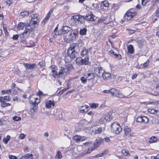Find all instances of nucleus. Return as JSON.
I'll list each match as a JSON object with an SVG mask.
<instances>
[{
  "label": "nucleus",
  "mask_w": 159,
  "mask_h": 159,
  "mask_svg": "<svg viewBox=\"0 0 159 159\" xmlns=\"http://www.w3.org/2000/svg\"><path fill=\"white\" fill-rule=\"evenodd\" d=\"M95 73L99 77H102L105 80H109L111 78V76L110 73L104 72L101 67H96L94 69Z\"/></svg>",
  "instance_id": "f257e3e1"
},
{
  "label": "nucleus",
  "mask_w": 159,
  "mask_h": 159,
  "mask_svg": "<svg viewBox=\"0 0 159 159\" xmlns=\"http://www.w3.org/2000/svg\"><path fill=\"white\" fill-rule=\"evenodd\" d=\"M73 68L72 65L71 64L66 65L65 67H61L59 73V78L62 76H65L68 75Z\"/></svg>",
  "instance_id": "f03ea898"
},
{
  "label": "nucleus",
  "mask_w": 159,
  "mask_h": 159,
  "mask_svg": "<svg viewBox=\"0 0 159 159\" xmlns=\"http://www.w3.org/2000/svg\"><path fill=\"white\" fill-rule=\"evenodd\" d=\"M40 97L36 94H32L29 97V101L30 103L34 106L31 109V111H34V107H36V105H37L40 102Z\"/></svg>",
  "instance_id": "7ed1b4c3"
},
{
  "label": "nucleus",
  "mask_w": 159,
  "mask_h": 159,
  "mask_svg": "<svg viewBox=\"0 0 159 159\" xmlns=\"http://www.w3.org/2000/svg\"><path fill=\"white\" fill-rule=\"evenodd\" d=\"M111 130L113 133L118 134L121 131L122 128L119 124L116 122H114L111 125Z\"/></svg>",
  "instance_id": "20e7f679"
},
{
  "label": "nucleus",
  "mask_w": 159,
  "mask_h": 159,
  "mask_svg": "<svg viewBox=\"0 0 159 159\" xmlns=\"http://www.w3.org/2000/svg\"><path fill=\"white\" fill-rule=\"evenodd\" d=\"M28 24L26 25L25 30L23 32V35L24 36H25V37L27 38L30 35L31 32L33 30L34 28L36 27H34L35 25H33L32 24H30L28 25Z\"/></svg>",
  "instance_id": "39448f33"
},
{
  "label": "nucleus",
  "mask_w": 159,
  "mask_h": 159,
  "mask_svg": "<svg viewBox=\"0 0 159 159\" xmlns=\"http://www.w3.org/2000/svg\"><path fill=\"white\" fill-rule=\"evenodd\" d=\"M110 94L111 95L116 97H118L120 98H126V97L122 93H120V92L115 89H111L110 90Z\"/></svg>",
  "instance_id": "423d86ee"
},
{
  "label": "nucleus",
  "mask_w": 159,
  "mask_h": 159,
  "mask_svg": "<svg viewBox=\"0 0 159 159\" xmlns=\"http://www.w3.org/2000/svg\"><path fill=\"white\" fill-rule=\"evenodd\" d=\"M38 16V14L37 13L33 14L31 16V20L30 24L35 25L34 27H37L38 26V23L39 22Z\"/></svg>",
  "instance_id": "0eeeda50"
},
{
  "label": "nucleus",
  "mask_w": 159,
  "mask_h": 159,
  "mask_svg": "<svg viewBox=\"0 0 159 159\" xmlns=\"http://www.w3.org/2000/svg\"><path fill=\"white\" fill-rule=\"evenodd\" d=\"M75 43L71 44L67 50V54L71 58H74L76 56V55H75V54H73L74 53L73 50L75 49Z\"/></svg>",
  "instance_id": "6e6552de"
},
{
  "label": "nucleus",
  "mask_w": 159,
  "mask_h": 159,
  "mask_svg": "<svg viewBox=\"0 0 159 159\" xmlns=\"http://www.w3.org/2000/svg\"><path fill=\"white\" fill-rule=\"evenodd\" d=\"M84 16L80 15L73 16L71 17L72 20L75 21L76 22L77 21L80 22L81 23H83L84 22Z\"/></svg>",
  "instance_id": "1a4fd4ad"
},
{
  "label": "nucleus",
  "mask_w": 159,
  "mask_h": 159,
  "mask_svg": "<svg viewBox=\"0 0 159 159\" xmlns=\"http://www.w3.org/2000/svg\"><path fill=\"white\" fill-rule=\"evenodd\" d=\"M112 118L111 114L108 113L103 116L100 119V121L103 123L105 120L106 121H109L112 119Z\"/></svg>",
  "instance_id": "9d476101"
},
{
  "label": "nucleus",
  "mask_w": 159,
  "mask_h": 159,
  "mask_svg": "<svg viewBox=\"0 0 159 159\" xmlns=\"http://www.w3.org/2000/svg\"><path fill=\"white\" fill-rule=\"evenodd\" d=\"M51 67V71L50 75H52L53 77L55 79L59 78V74H58L57 72V67L54 66H52Z\"/></svg>",
  "instance_id": "9b49d317"
},
{
  "label": "nucleus",
  "mask_w": 159,
  "mask_h": 159,
  "mask_svg": "<svg viewBox=\"0 0 159 159\" xmlns=\"http://www.w3.org/2000/svg\"><path fill=\"white\" fill-rule=\"evenodd\" d=\"M135 14L136 13L134 12L128 11L124 16V18L125 20H130Z\"/></svg>",
  "instance_id": "f8f14e48"
},
{
  "label": "nucleus",
  "mask_w": 159,
  "mask_h": 159,
  "mask_svg": "<svg viewBox=\"0 0 159 159\" xmlns=\"http://www.w3.org/2000/svg\"><path fill=\"white\" fill-rule=\"evenodd\" d=\"M136 120L137 122L146 123L148 121V119L145 116H139L136 118Z\"/></svg>",
  "instance_id": "ddd939ff"
},
{
  "label": "nucleus",
  "mask_w": 159,
  "mask_h": 159,
  "mask_svg": "<svg viewBox=\"0 0 159 159\" xmlns=\"http://www.w3.org/2000/svg\"><path fill=\"white\" fill-rule=\"evenodd\" d=\"M73 139L75 142L79 143L86 139V138L84 136L75 135L73 137Z\"/></svg>",
  "instance_id": "4468645a"
},
{
  "label": "nucleus",
  "mask_w": 159,
  "mask_h": 159,
  "mask_svg": "<svg viewBox=\"0 0 159 159\" xmlns=\"http://www.w3.org/2000/svg\"><path fill=\"white\" fill-rule=\"evenodd\" d=\"M84 16V19L90 21H93L94 20L95 16L92 12H90L87 14L85 16Z\"/></svg>",
  "instance_id": "2eb2a0df"
},
{
  "label": "nucleus",
  "mask_w": 159,
  "mask_h": 159,
  "mask_svg": "<svg viewBox=\"0 0 159 159\" xmlns=\"http://www.w3.org/2000/svg\"><path fill=\"white\" fill-rule=\"evenodd\" d=\"M89 107L87 105L82 106L79 109V111L81 113H83L88 111L89 109Z\"/></svg>",
  "instance_id": "dca6fc26"
},
{
  "label": "nucleus",
  "mask_w": 159,
  "mask_h": 159,
  "mask_svg": "<svg viewBox=\"0 0 159 159\" xmlns=\"http://www.w3.org/2000/svg\"><path fill=\"white\" fill-rule=\"evenodd\" d=\"M109 6V3L108 1L107 0L102 1L100 3V7L102 9H104V7L108 8Z\"/></svg>",
  "instance_id": "f3484780"
},
{
  "label": "nucleus",
  "mask_w": 159,
  "mask_h": 159,
  "mask_svg": "<svg viewBox=\"0 0 159 159\" xmlns=\"http://www.w3.org/2000/svg\"><path fill=\"white\" fill-rule=\"evenodd\" d=\"M25 66L27 68V69L31 70H33L36 66L35 64H30L29 63H24Z\"/></svg>",
  "instance_id": "a211bd4d"
},
{
  "label": "nucleus",
  "mask_w": 159,
  "mask_h": 159,
  "mask_svg": "<svg viewBox=\"0 0 159 159\" xmlns=\"http://www.w3.org/2000/svg\"><path fill=\"white\" fill-rule=\"evenodd\" d=\"M71 30V28L68 26H64L61 30V33L63 34L67 33Z\"/></svg>",
  "instance_id": "6ab92c4d"
},
{
  "label": "nucleus",
  "mask_w": 159,
  "mask_h": 159,
  "mask_svg": "<svg viewBox=\"0 0 159 159\" xmlns=\"http://www.w3.org/2000/svg\"><path fill=\"white\" fill-rule=\"evenodd\" d=\"M55 105V103L54 101L49 100L47 101L46 103V106L47 108H50L54 107Z\"/></svg>",
  "instance_id": "aec40b11"
},
{
  "label": "nucleus",
  "mask_w": 159,
  "mask_h": 159,
  "mask_svg": "<svg viewBox=\"0 0 159 159\" xmlns=\"http://www.w3.org/2000/svg\"><path fill=\"white\" fill-rule=\"evenodd\" d=\"M80 55L82 56L83 57H88V50L85 48H83L81 52Z\"/></svg>",
  "instance_id": "412c9836"
},
{
  "label": "nucleus",
  "mask_w": 159,
  "mask_h": 159,
  "mask_svg": "<svg viewBox=\"0 0 159 159\" xmlns=\"http://www.w3.org/2000/svg\"><path fill=\"white\" fill-rule=\"evenodd\" d=\"M131 131V128L127 126L125 127L124 129V131L125 134L127 135H129L130 136H132V134L130 133Z\"/></svg>",
  "instance_id": "4be33fe9"
},
{
  "label": "nucleus",
  "mask_w": 159,
  "mask_h": 159,
  "mask_svg": "<svg viewBox=\"0 0 159 159\" xmlns=\"http://www.w3.org/2000/svg\"><path fill=\"white\" fill-rule=\"evenodd\" d=\"M80 45L78 43H75V49L73 50V52L74 53L73 54H75V55H76V54L77 53V52L79 51L80 49Z\"/></svg>",
  "instance_id": "5701e85b"
},
{
  "label": "nucleus",
  "mask_w": 159,
  "mask_h": 159,
  "mask_svg": "<svg viewBox=\"0 0 159 159\" xmlns=\"http://www.w3.org/2000/svg\"><path fill=\"white\" fill-rule=\"evenodd\" d=\"M127 50L128 52L130 54H132L134 53V48L132 45H129L127 47Z\"/></svg>",
  "instance_id": "b1692460"
},
{
  "label": "nucleus",
  "mask_w": 159,
  "mask_h": 159,
  "mask_svg": "<svg viewBox=\"0 0 159 159\" xmlns=\"http://www.w3.org/2000/svg\"><path fill=\"white\" fill-rule=\"evenodd\" d=\"M89 58L88 57H84V58H82V65H86L89 64Z\"/></svg>",
  "instance_id": "393cba45"
},
{
  "label": "nucleus",
  "mask_w": 159,
  "mask_h": 159,
  "mask_svg": "<svg viewBox=\"0 0 159 159\" xmlns=\"http://www.w3.org/2000/svg\"><path fill=\"white\" fill-rule=\"evenodd\" d=\"M21 159H33L32 155L31 154L28 153L26 156L22 157Z\"/></svg>",
  "instance_id": "a878e982"
},
{
  "label": "nucleus",
  "mask_w": 159,
  "mask_h": 159,
  "mask_svg": "<svg viewBox=\"0 0 159 159\" xmlns=\"http://www.w3.org/2000/svg\"><path fill=\"white\" fill-rule=\"evenodd\" d=\"M26 25L24 23L20 22L17 25V28L19 30L23 29L24 26H26Z\"/></svg>",
  "instance_id": "bb28decb"
},
{
  "label": "nucleus",
  "mask_w": 159,
  "mask_h": 159,
  "mask_svg": "<svg viewBox=\"0 0 159 159\" xmlns=\"http://www.w3.org/2000/svg\"><path fill=\"white\" fill-rule=\"evenodd\" d=\"M75 61L76 63L78 65H82V58L81 57H77Z\"/></svg>",
  "instance_id": "cd10ccee"
},
{
  "label": "nucleus",
  "mask_w": 159,
  "mask_h": 159,
  "mask_svg": "<svg viewBox=\"0 0 159 159\" xmlns=\"http://www.w3.org/2000/svg\"><path fill=\"white\" fill-rule=\"evenodd\" d=\"M157 140V138L155 136H152L148 140V142L150 143H152L155 142Z\"/></svg>",
  "instance_id": "c85d7f7f"
},
{
  "label": "nucleus",
  "mask_w": 159,
  "mask_h": 159,
  "mask_svg": "<svg viewBox=\"0 0 159 159\" xmlns=\"http://www.w3.org/2000/svg\"><path fill=\"white\" fill-rule=\"evenodd\" d=\"M86 77L88 80H91L93 78L94 75L92 73H88L86 75Z\"/></svg>",
  "instance_id": "c756f323"
},
{
  "label": "nucleus",
  "mask_w": 159,
  "mask_h": 159,
  "mask_svg": "<svg viewBox=\"0 0 159 159\" xmlns=\"http://www.w3.org/2000/svg\"><path fill=\"white\" fill-rule=\"evenodd\" d=\"M50 16L48 14H47V15L45 16V18L43 19V20L42 21V23L43 24H45L48 21V20Z\"/></svg>",
  "instance_id": "7c9ffc66"
},
{
  "label": "nucleus",
  "mask_w": 159,
  "mask_h": 159,
  "mask_svg": "<svg viewBox=\"0 0 159 159\" xmlns=\"http://www.w3.org/2000/svg\"><path fill=\"white\" fill-rule=\"evenodd\" d=\"M29 14V12L28 11H24L21 12L20 13V15L23 17H25L28 16Z\"/></svg>",
  "instance_id": "2f4dec72"
},
{
  "label": "nucleus",
  "mask_w": 159,
  "mask_h": 159,
  "mask_svg": "<svg viewBox=\"0 0 159 159\" xmlns=\"http://www.w3.org/2000/svg\"><path fill=\"white\" fill-rule=\"evenodd\" d=\"M102 131V128L99 127L98 128L94 131V134H99L101 133Z\"/></svg>",
  "instance_id": "473e14b6"
},
{
  "label": "nucleus",
  "mask_w": 159,
  "mask_h": 159,
  "mask_svg": "<svg viewBox=\"0 0 159 159\" xmlns=\"http://www.w3.org/2000/svg\"><path fill=\"white\" fill-rule=\"evenodd\" d=\"M86 29L85 28H84L80 30V33L81 35H85L86 34Z\"/></svg>",
  "instance_id": "72a5a7b5"
},
{
  "label": "nucleus",
  "mask_w": 159,
  "mask_h": 159,
  "mask_svg": "<svg viewBox=\"0 0 159 159\" xmlns=\"http://www.w3.org/2000/svg\"><path fill=\"white\" fill-rule=\"evenodd\" d=\"M100 143L101 142L100 141L96 140L93 143V146L94 148H95L98 147V146L100 144Z\"/></svg>",
  "instance_id": "f704fd0d"
},
{
  "label": "nucleus",
  "mask_w": 159,
  "mask_h": 159,
  "mask_svg": "<svg viewBox=\"0 0 159 159\" xmlns=\"http://www.w3.org/2000/svg\"><path fill=\"white\" fill-rule=\"evenodd\" d=\"M62 157V156L61 155V152L60 151H58L55 156V158L58 159L61 158Z\"/></svg>",
  "instance_id": "c9c22d12"
},
{
  "label": "nucleus",
  "mask_w": 159,
  "mask_h": 159,
  "mask_svg": "<svg viewBox=\"0 0 159 159\" xmlns=\"http://www.w3.org/2000/svg\"><path fill=\"white\" fill-rule=\"evenodd\" d=\"M122 153L125 156H127L129 155L130 154L129 153V151L127 150L123 149L122 151Z\"/></svg>",
  "instance_id": "e433bc0d"
},
{
  "label": "nucleus",
  "mask_w": 159,
  "mask_h": 159,
  "mask_svg": "<svg viewBox=\"0 0 159 159\" xmlns=\"http://www.w3.org/2000/svg\"><path fill=\"white\" fill-rule=\"evenodd\" d=\"M87 91L90 93H92L94 92V90L93 89L92 86H88L87 87Z\"/></svg>",
  "instance_id": "4c0bfd02"
},
{
  "label": "nucleus",
  "mask_w": 159,
  "mask_h": 159,
  "mask_svg": "<svg viewBox=\"0 0 159 159\" xmlns=\"http://www.w3.org/2000/svg\"><path fill=\"white\" fill-rule=\"evenodd\" d=\"M149 1V0H138V2H141V4L143 6H145L146 4Z\"/></svg>",
  "instance_id": "58836bf2"
},
{
  "label": "nucleus",
  "mask_w": 159,
  "mask_h": 159,
  "mask_svg": "<svg viewBox=\"0 0 159 159\" xmlns=\"http://www.w3.org/2000/svg\"><path fill=\"white\" fill-rule=\"evenodd\" d=\"M12 90L11 89L6 90H2V93L3 94H10L12 92Z\"/></svg>",
  "instance_id": "ea45409f"
},
{
  "label": "nucleus",
  "mask_w": 159,
  "mask_h": 159,
  "mask_svg": "<svg viewBox=\"0 0 159 159\" xmlns=\"http://www.w3.org/2000/svg\"><path fill=\"white\" fill-rule=\"evenodd\" d=\"M98 8V5L97 4L93 3L91 7V9L94 10H97Z\"/></svg>",
  "instance_id": "a19ab883"
},
{
  "label": "nucleus",
  "mask_w": 159,
  "mask_h": 159,
  "mask_svg": "<svg viewBox=\"0 0 159 159\" xmlns=\"http://www.w3.org/2000/svg\"><path fill=\"white\" fill-rule=\"evenodd\" d=\"M11 105V104L9 103H5V101L4 102H2V103L1 106L2 107H6L9 106Z\"/></svg>",
  "instance_id": "79ce46f5"
},
{
  "label": "nucleus",
  "mask_w": 159,
  "mask_h": 159,
  "mask_svg": "<svg viewBox=\"0 0 159 159\" xmlns=\"http://www.w3.org/2000/svg\"><path fill=\"white\" fill-rule=\"evenodd\" d=\"M68 89L69 88H67L61 90L59 92V93H58V94L61 95L62 93H63L65 92L68 90Z\"/></svg>",
  "instance_id": "37998d69"
},
{
  "label": "nucleus",
  "mask_w": 159,
  "mask_h": 159,
  "mask_svg": "<svg viewBox=\"0 0 159 159\" xmlns=\"http://www.w3.org/2000/svg\"><path fill=\"white\" fill-rule=\"evenodd\" d=\"M150 63V61L149 60H148L145 63H144L143 65V67H147L149 64Z\"/></svg>",
  "instance_id": "c03bdc74"
},
{
  "label": "nucleus",
  "mask_w": 159,
  "mask_h": 159,
  "mask_svg": "<svg viewBox=\"0 0 159 159\" xmlns=\"http://www.w3.org/2000/svg\"><path fill=\"white\" fill-rule=\"evenodd\" d=\"M7 138H5L3 139L4 143H7L10 139V136H7Z\"/></svg>",
  "instance_id": "a18cd8bd"
},
{
  "label": "nucleus",
  "mask_w": 159,
  "mask_h": 159,
  "mask_svg": "<svg viewBox=\"0 0 159 159\" xmlns=\"http://www.w3.org/2000/svg\"><path fill=\"white\" fill-rule=\"evenodd\" d=\"M13 119L15 121H19L21 120V118L19 117L14 116L13 117Z\"/></svg>",
  "instance_id": "49530a36"
},
{
  "label": "nucleus",
  "mask_w": 159,
  "mask_h": 159,
  "mask_svg": "<svg viewBox=\"0 0 159 159\" xmlns=\"http://www.w3.org/2000/svg\"><path fill=\"white\" fill-rule=\"evenodd\" d=\"M61 31H59V32L57 31H55V32H54V34L53 35V37L54 38H57V35L61 34Z\"/></svg>",
  "instance_id": "de8ad7c7"
},
{
  "label": "nucleus",
  "mask_w": 159,
  "mask_h": 159,
  "mask_svg": "<svg viewBox=\"0 0 159 159\" xmlns=\"http://www.w3.org/2000/svg\"><path fill=\"white\" fill-rule=\"evenodd\" d=\"M148 111L150 113L152 114H153L155 115V111H156V110H155V109H148Z\"/></svg>",
  "instance_id": "09e8293b"
},
{
  "label": "nucleus",
  "mask_w": 159,
  "mask_h": 159,
  "mask_svg": "<svg viewBox=\"0 0 159 159\" xmlns=\"http://www.w3.org/2000/svg\"><path fill=\"white\" fill-rule=\"evenodd\" d=\"M92 144L91 142H87L83 143V144L85 146H90Z\"/></svg>",
  "instance_id": "8fccbe9b"
},
{
  "label": "nucleus",
  "mask_w": 159,
  "mask_h": 159,
  "mask_svg": "<svg viewBox=\"0 0 159 159\" xmlns=\"http://www.w3.org/2000/svg\"><path fill=\"white\" fill-rule=\"evenodd\" d=\"M155 15L157 17H159V7L155 11Z\"/></svg>",
  "instance_id": "3c124183"
},
{
  "label": "nucleus",
  "mask_w": 159,
  "mask_h": 159,
  "mask_svg": "<svg viewBox=\"0 0 159 159\" xmlns=\"http://www.w3.org/2000/svg\"><path fill=\"white\" fill-rule=\"evenodd\" d=\"M80 80L83 83L85 84L86 82V79L84 77H81Z\"/></svg>",
  "instance_id": "603ef678"
},
{
  "label": "nucleus",
  "mask_w": 159,
  "mask_h": 159,
  "mask_svg": "<svg viewBox=\"0 0 159 159\" xmlns=\"http://www.w3.org/2000/svg\"><path fill=\"white\" fill-rule=\"evenodd\" d=\"M9 158L10 159H17V157L15 156L12 155H11L9 156Z\"/></svg>",
  "instance_id": "864d4df0"
},
{
  "label": "nucleus",
  "mask_w": 159,
  "mask_h": 159,
  "mask_svg": "<svg viewBox=\"0 0 159 159\" xmlns=\"http://www.w3.org/2000/svg\"><path fill=\"white\" fill-rule=\"evenodd\" d=\"M105 20V18H100L98 20V23H101L104 22Z\"/></svg>",
  "instance_id": "5fc2aeb1"
},
{
  "label": "nucleus",
  "mask_w": 159,
  "mask_h": 159,
  "mask_svg": "<svg viewBox=\"0 0 159 159\" xmlns=\"http://www.w3.org/2000/svg\"><path fill=\"white\" fill-rule=\"evenodd\" d=\"M39 64L41 66H44L45 65V62L43 61H42L39 62Z\"/></svg>",
  "instance_id": "6e6d98bb"
},
{
  "label": "nucleus",
  "mask_w": 159,
  "mask_h": 159,
  "mask_svg": "<svg viewBox=\"0 0 159 159\" xmlns=\"http://www.w3.org/2000/svg\"><path fill=\"white\" fill-rule=\"evenodd\" d=\"M18 37L19 36L18 34L14 35L12 36V39L14 40H16L18 39Z\"/></svg>",
  "instance_id": "4d7b16f0"
},
{
  "label": "nucleus",
  "mask_w": 159,
  "mask_h": 159,
  "mask_svg": "<svg viewBox=\"0 0 159 159\" xmlns=\"http://www.w3.org/2000/svg\"><path fill=\"white\" fill-rule=\"evenodd\" d=\"M25 137V135L24 134H21L19 135V138L21 139H23Z\"/></svg>",
  "instance_id": "13d9d810"
},
{
  "label": "nucleus",
  "mask_w": 159,
  "mask_h": 159,
  "mask_svg": "<svg viewBox=\"0 0 159 159\" xmlns=\"http://www.w3.org/2000/svg\"><path fill=\"white\" fill-rule=\"evenodd\" d=\"M94 148L93 147H90L88 149V150L87 151V153H90L93 150H94Z\"/></svg>",
  "instance_id": "bf43d9fd"
},
{
  "label": "nucleus",
  "mask_w": 159,
  "mask_h": 159,
  "mask_svg": "<svg viewBox=\"0 0 159 159\" xmlns=\"http://www.w3.org/2000/svg\"><path fill=\"white\" fill-rule=\"evenodd\" d=\"M4 99V101L5 100H6L7 101H9L10 100V99L9 97V96H5L4 98H3Z\"/></svg>",
  "instance_id": "052dcab7"
},
{
  "label": "nucleus",
  "mask_w": 159,
  "mask_h": 159,
  "mask_svg": "<svg viewBox=\"0 0 159 159\" xmlns=\"http://www.w3.org/2000/svg\"><path fill=\"white\" fill-rule=\"evenodd\" d=\"M98 106V104L94 103H93L91 104V107L92 108H95L97 107Z\"/></svg>",
  "instance_id": "680f3d73"
},
{
  "label": "nucleus",
  "mask_w": 159,
  "mask_h": 159,
  "mask_svg": "<svg viewBox=\"0 0 159 159\" xmlns=\"http://www.w3.org/2000/svg\"><path fill=\"white\" fill-rule=\"evenodd\" d=\"M12 3V1L11 0H8L7 1V4L8 6L11 5Z\"/></svg>",
  "instance_id": "e2e57ef3"
},
{
  "label": "nucleus",
  "mask_w": 159,
  "mask_h": 159,
  "mask_svg": "<svg viewBox=\"0 0 159 159\" xmlns=\"http://www.w3.org/2000/svg\"><path fill=\"white\" fill-rule=\"evenodd\" d=\"M152 159H159V155H157L156 156H152Z\"/></svg>",
  "instance_id": "0e129e2a"
},
{
  "label": "nucleus",
  "mask_w": 159,
  "mask_h": 159,
  "mask_svg": "<svg viewBox=\"0 0 159 159\" xmlns=\"http://www.w3.org/2000/svg\"><path fill=\"white\" fill-rule=\"evenodd\" d=\"M137 75H138L136 73L133 74L131 77L132 79L134 80V79L136 78V77H137Z\"/></svg>",
  "instance_id": "69168bd1"
},
{
  "label": "nucleus",
  "mask_w": 159,
  "mask_h": 159,
  "mask_svg": "<svg viewBox=\"0 0 159 159\" xmlns=\"http://www.w3.org/2000/svg\"><path fill=\"white\" fill-rule=\"evenodd\" d=\"M103 140L106 141V142L109 143L110 141V140L109 138H105L103 139Z\"/></svg>",
  "instance_id": "338daca9"
},
{
  "label": "nucleus",
  "mask_w": 159,
  "mask_h": 159,
  "mask_svg": "<svg viewBox=\"0 0 159 159\" xmlns=\"http://www.w3.org/2000/svg\"><path fill=\"white\" fill-rule=\"evenodd\" d=\"M75 34L74 33L73 34L71 33L69 34V37L70 39H73V38H71V37L72 36L73 37V35L75 36Z\"/></svg>",
  "instance_id": "774afa93"
}]
</instances>
